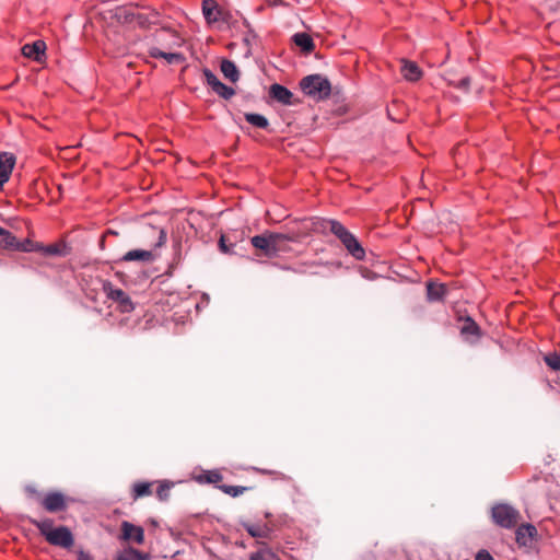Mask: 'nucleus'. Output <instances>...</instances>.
<instances>
[{
    "instance_id": "9b49d317",
    "label": "nucleus",
    "mask_w": 560,
    "mask_h": 560,
    "mask_svg": "<svg viewBox=\"0 0 560 560\" xmlns=\"http://www.w3.org/2000/svg\"><path fill=\"white\" fill-rule=\"evenodd\" d=\"M15 155L11 152H0V190L9 180L15 165Z\"/></svg>"
},
{
    "instance_id": "1a4fd4ad",
    "label": "nucleus",
    "mask_w": 560,
    "mask_h": 560,
    "mask_svg": "<svg viewBox=\"0 0 560 560\" xmlns=\"http://www.w3.org/2000/svg\"><path fill=\"white\" fill-rule=\"evenodd\" d=\"M120 539L125 541H135L141 545L144 542V529L141 526H137L128 521H124L121 523Z\"/></svg>"
},
{
    "instance_id": "dca6fc26",
    "label": "nucleus",
    "mask_w": 560,
    "mask_h": 560,
    "mask_svg": "<svg viewBox=\"0 0 560 560\" xmlns=\"http://www.w3.org/2000/svg\"><path fill=\"white\" fill-rule=\"evenodd\" d=\"M401 73L406 80L411 82L418 81L422 77L421 69L413 61H404Z\"/></svg>"
},
{
    "instance_id": "b1692460",
    "label": "nucleus",
    "mask_w": 560,
    "mask_h": 560,
    "mask_svg": "<svg viewBox=\"0 0 560 560\" xmlns=\"http://www.w3.org/2000/svg\"><path fill=\"white\" fill-rule=\"evenodd\" d=\"M249 560H279L278 556L268 548L262 541V547H260L256 552L250 556Z\"/></svg>"
},
{
    "instance_id": "cd10ccee",
    "label": "nucleus",
    "mask_w": 560,
    "mask_h": 560,
    "mask_svg": "<svg viewBox=\"0 0 560 560\" xmlns=\"http://www.w3.org/2000/svg\"><path fill=\"white\" fill-rule=\"evenodd\" d=\"M460 331L463 335H472L478 337L480 328L471 318L468 317Z\"/></svg>"
},
{
    "instance_id": "4468645a",
    "label": "nucleus",
    "mask_w": 560,
    "mask_h": 560,
    "mask_svg": "<svg viewBox=\"0 0 560 560\" xmlns=\"http://www.w3.org/2000/svg\"><path fill=\"white\" fill-rule=\"evenodd\" d=\"M45 50L46 44L44 40L40 39L35 40L32 44H25L22 47V54L25 57L31 58L35 61H40L42 57L45 55Z\"/></svg>"
},
{
    "instance_id": "4be33fe9",
    "label": "nucleus",
    "mask_w": 560,
    "mask_h": 560,
    "mask_svg": "<svg viewBox=\"0 0 560 560\" xmlns=\"http://www.w3.org/2000/svg\"><path fill=\"white\" fill-rule=\"evenodd\" d=\"M222 475L219 472V470H202L201 474L199 475H196L194 477V479L200 483V485H206V483H218L222 480Z\"/></svg>"
},
{
    "instance_id": "5701e85b",
    "label": "nucleus",
    "mask_w": 560,
    "mask_h": 560,
    "mask_svg": "<svg viewBox=\"0 0 560 560\" xmlns=\"http://www.w3.org/2000/svg\"><path fill=\"white\" fill-rule=\"evenodd\" d=\"M30 522L39 530L40 535L45 537L47 540V535H49L54 528V521L51 518L44 520H35L31 518Z\"/></svg>"
},
{
    "instance_id": "6ab92c4d",
    "label": "nucleus",
    "mask_w": 560,
    "mask_h": 560,
    "mask_svg": "<svg viewBox=\"0 0 560 560\" xmlns=\"http://www.w3.org/2000/svg\"><path fill=\"white\" fill-rule=\"evenodd\" d=\"M202 13L208 23L217 22L220 11L214 0H203Z\"/></svg>"
},
{
    "instance_id": "a19ab883",
    "label": "nucleus",
    "mask_w": 560,
    "mask_h": 560,
    "mask_svg": "<svg viewBox=\"0 0 560 560\" xmlns=\"http://www.w3.org/2000/svg\"><path fill=\"white\" fill-rule=\"evenodd\" d=\"M44 252L48 255H58L59 254V249L56 245H49V246L45 247Z\"/></svg>"
},
{
    "instance_id": "9d476101",
    "label": "nucleus",
    "mask_w": 560,
    "mask_h": 560,
    "mask_svg": "<svg viewBox=\"0 0 560 560\" xmlns=\"http://www.w3.org/2000/svg\"><path fill=\"white\" fill-rule=\"evenodd\" d=\"M269 96L273 101H276L282 105L290 106V105H294L296 103L293 93L289 89H287L285 86L279 84V83H273L270 85Z\"/></svg>"
},
{
    "instance_id": "bb28decb",
    "label": "nucleus",
    "mask_w": 560,
    "mask_h": 560,
    "mask_svg": "<svg viewBox=\"0 0 560 560\" xmlns=\"http://www.w3.org/2000/svg\"><path fill=\"white\" fill-rule=\"evenodd\" d=\"M247 122L262 129L268 126V119L260 114H247Z\"/></svg>"
},
{
    "instance_id": "412c9836",
    "label": "nucleus",
    "mask_w": 560,
    "mask_h": 560,
    "mask_svg": "<svg viewBox=\"0 0 560 560\" xmlns=\"http://www.w3.org/2000/svg\"><path fill=\"white\" fill-rule=\"evenodd\" d=\"M446 293V287L442 283L429 282L427 285L428 300L431 302L441 301Z\"/></svg>"
},
{
    "instance_id": "f8f14e48",
    "label": "nucleus",
    "mask_w": 560,
    "mask_h": 560,
    "mask_svg": "<svg viewBox=\"0 0 560 560\" xmlns=\"http://www.w3.org/2000/svg\"><path fill=\"white\" fill-rule=\"evenodd\" d=\"M273 533V525L271 522L267 523H253L247 525V535L259 540L270 539Z\"/></svg>"
},
{
    "instance_id": "0eeeda50",
    "label": "nucleus",
    "mask_w": 560,
    "mask_h": 560,
    "mask_svg": "<svg viewBox=\"0 0 560 560\" xmlns=\"http://www.w3.org/2000/svg\"><path fill=\"white\" fill-rule=\"evenodd\" d=\"M244 235V230H235L222 234L219 240L220 250L224 254H237L236 248L238 244L242 243Z\"/></svg>"
},
{
    "instance_id": "2eb2a0df",
    "label": "nucleus",
    "mask_w": 560,
    "mask_h": 560,
    "mask_svg": "<svg viewBox=\"0 0 560 560\" xmlns=\"http://www.w3.org/2000/svg\"><path fill=\"white\" fill-rule=\"evenodd\" d=\"M155 259L154 254L147 249H132L127 252L122 257V261H142L151 262Z\"/></svg>"
},
{
    "instance_id": "f3484780",
    "label": "nucleus",
    "mask_w": 560,
    "mask_h": 560,
    "mask_svg": "<svg viewBox=\"0 0 560 560\" xmlns=\"http://www.w3.org/2000/svg\"><path fill=\"white\" fill-rule=\"evenodd\" d=\"M536 534L537 529L534 525L523 524L516 530V541L526 546Z\"/></svg>"
},
{
    "instance_id": "c03bdc74",
    "label": "nucleus",
    "mask_w": 560,
    "mask_h": 560,
    "mask_svg": "<svg viewBox=\"0 0 560 560\" xmlns=\"http://www.w3.org/2000/svg\"><path fill=\"white\" fill-rule=\"evenodd\" d=\"M250 33H252V31L247 27V31H246L247 37L249 36Z\"/></svg>"
},
{
    "instance_id": "a18cd8bd",
    "label": "nucleus",
    "mask_w": 560,
    "mask_h": 560,
    "mask_svg": "<svg viewBox=\"0 0 560 560\" xmlns=\"http://www.w3.org/2000/svg\"><path fill=\"white\" fill-rule=\"evenodd\" d=\"M266 518H269L271 515L269 513H266Z\"/></svg>"
},
{
    "instance_id": "37998d69",
    "label": "nucleus",
    "mask_w": 560,
    "mask_h": 560,
    "mask_svg": "<svg viewBox=\"0 0 560 560\" xmlns=\"http://www.w3.org/2000/svg\"><path fill=\"white\" fill-rule=\"evenodd\" d=\"M116 560H133V558L131 556L127 555L126 549H125L124 552L118 553L116 556Z\"/></svg>"
},
{
    "instance_id": "7c9ffc66",
    "label": "nucleus",
    "mask_w": 560,
    "mask_h": 560,
    "mask_svg": "<svg viewBox=\"0 0 560 560\" xmlns=\"http://www.w3.org/2000/svg\"><path fill=\"white\" fill-rule=\"evenodd\" d=\"M213 92L224 100H230L235 94V90L232 86H229L224 83L218 85V88L214 89Z\"/></svg>"
},
{
    "instance_id": "2f4dec72",
    "label": "nucleus",
    "mask_w": 560,
    "mask_h": 560,
    "mask_svg": "<svg viewBox=\"0 0 560 560\" xmlns=\"http://www.w3.org/2000/svg\"><path fill=\"white\" fill-rule=\"evenodd\" d=\"M544 360L551 370L560 371V353H549L545 355Z\"/></svg>"
},
{
    "instance_id": "ddd939ff",
    "label": "nucleus",
    "mask_w": 560,
    "mask_h": 560,
    "mask_svg": "<svg viewBox=\"0 0 560 560\" xmlns=\"http://www.w3.org/2000/svg\"><path fill=\"white\" fill-rule=\"evenodd\" d=\"M43 506L51 513L63 511L67 508L66 498L61 492H49L43 500Z\"/></svg>"
},
{
    "instance_id": "a211bd4d",
    "label": "nucleus",
    "mask_w": 560,
    "mask_h": 560,
    "mask_svg": "<svg viewBox=\"0 0 560 560\" xmlns=\"http://www.w3.org/2000/svg\"><path fill=\"white\" fill-rule=\"evenodd\" d=\"M220 70L224 78L233 83L240 79V71L236 65L229 59H223L221 61Z\"/></svg>"
},
{
    "instance_id": "ea45409f",
    "label": "nucleus",
    "mask_w": 560,
    "mask_h": 560,
    "mask_svg": "<svg viewBox=\"0 0 560 560\" xmlns=\"http://www.w3.org/2000/svg\"><path fill=\"white\" fill-rule=\"evenodd\" d=\"M476 560H493V558L487 550H480L476 555Z\"/></svg>"
},
{
    "instance_id": "a878e982",
    "label": "nucleus",
    "mask_w": 560,
    "mask_h": 560,
    "mask_svg": "<svg viewBox=\"0 0 560 560\" xmlns=\"http://www.w3.org/2000/svg\"><path fill=\"white\" fill-rule=\"evenodd\" d=\"M151 494L150 482H137L133 485V499L142 498Z\"/></svg>"
},
{
    "instance_id": "aec40b11",
    "label": "nucleus",
    "mask_w": 560,
    "mask_h": 560,
    "mask_svg": "<svg viewBox=\"0 0 560 560\" xmlns=\"http://www.w3.org/2000/svg\"><path fill=\"white\" fill-rule=\"evenodd\" d=\"M294 44L301 48L302 51L310 54L314 49V42L306 33H296L292 37Z\"/></svg>"
},
{
    "instance_id": "20e7f679",
    "label": "nucleus",
    "mask_w": 560,
    "mask_h": 560,
    "mask_svg": "<svg viewBox=\"0 0 560 560\" xmlns=\"http://www.w3.org/2000/svg\"><path fill=\"white\" fill-rule=\"evenodd\" d=\"M493 522L503 527L512 528L516 525L518 518V512L509 504H497L491 510Z\"/></svg>"
},
{
    "instance_id": "c9c22d12",
    "label": "nucleus",
    "mask_w": 560,
    "mask_h": 560,
    "mask_svg": "<svg viewBox=\"0 0 560 560\" xmlns=\"http://www.w3.org/2000/svg\"><path fill=\"white\" fill-rule=\"evenodd\" d=\"M168 63H174L183 59V56L178 52H165L163 57Z\"/></svg>"
},
{
    "instance_id": "39448f33",
    "label": "nucleus",
    "mask_w": 560,
    "mask_h": 560,
    "mask_svg": "<svg viewBox=\"0 0 560 560\" xmlns=\"http://www.w3.org/2000/svg\"><path fill=\"white\" fill-rule=\"evenodd\" d=\"M288 240L283 234H270L269 236L257 235L252 238V244L255 248L262 250L266 256L273 257L279 250L281 241Z\"/></svg>"
},
{
    "instance_id": "c85d7f7f",
    "label": "nucleus",
    "mask_w": 560,
    "mask_h": 560,
    "mask_svg": "<svg viewBox=\"0 0 560 560\" xmlns=\"http://www.w3.org/2000/svg\"><path fill=\"white\" fill-rule=\"evenodd\" d=\"M219 490H222L224 493L235 498L244 493L245 487L243 486H229V485H220L218 486Z\"/></svg>"
},
{
    "instance_id": "58836bf2",
    "label": "nucleus",
    "mask_w": 560,
    "mask_h": 560,
    "mask_svg": "<svg viewBox=\"0 0 560 560\" xmlns=\"http://www.w3.org/2000/svg\"><path fill=\"white\" fill-rule=\"evenodd\" d=\"M149 54L153 58H163V57H165V51H162L158 47L150 48Z\"/></svg>"
},
{
    "instance_id": "473e14b6",
    "label": "nucleus",
    "mask_w": 560,
    "mask_h": 560,
    "mask_svg": "<svg viewBox=\"0 0 560 560\" xmlns=\"http://www.w3.org/2000/svg\"><path fill=\"white\" fill-rule=\"evenodd\" d=\"M38 248H39L38 244L33 243L31 240L26 238L22 242L19 241V246H16L15 250L30 253V252H35Z\"/></svg>"
},
{
    "instance_id": "423d86ee",
    "label": "nucleus",
    "mask_w": 560,
    "mask_h": 560,
    "mask_svg": "<svg viewBox=\"0 0 560 560\" xmlns=\"http://www.w3.org/2000/svg\"><path fill=\"white\" fill-rule=\"evenodd\" d=\"M47 541L52 546L70 549L74 544V537L67 526L61 525L47 535Z\"/></svg>"
},
{
    "instance_id": "49530a36",
    "label": "nucleus",
    "mask_w": 560,
    "mask_h": 560,
    "mask_svg": "<svg viewBox=\"0 0 560 560\" xmlns=\"http://www.w3.org/2000/svg\"><path fill=\"white\" fill-rule=\"evenodd\" d=\"M2 233H3V228L0 226V234H2Z\"/></svg>"
},
{
    "instance_id": "72a5a7b5",
    "label": "nucleus",
    "mask_w": 560,
    "mask_h": 560,
    "mask_svg": "<svg viewBox=\"0 0 560 560\" xmlns=\"http://www.w3.org/2000/svg\"><path fill=\"white\" fill-rule=\"evenodd\" d=\"M126 553L131 556L133 560H151L150 553L142 552L133 547L126 548Z\"/></svg>"
},
{
    "instance_id": "4c0bfd02",
    "label": "nucleus",
    "mask_w": 560,
    "mask_h": 560,
    "mask_svg": "<svg viewBox=\"0 0 560 560\" xmlns=\"http://www.w3.org/2000/svg\"><path fill=\"white\" fill-rule=\"evenodd\" d=\"M469 84H470V78L469 77H465V78L459 80V82L457 83L456 86L458 89H460V90L467 91L468 88H469Z\"/></svg>"
},
{
    "instance_id": "f257e3e1",
    "label": "nucleus",
    "mask_w": 560,
    "mask_h": 560,
    "mask_svg": "<svg viewBox=\"0 0 560 560\" xmlns=\"http://www.w3.org/2000/svg\"><path fill=\"white\" fill-rule=\"evenodd\" d=\"M329 229L330 232L336 235L342 243L348 253L357 260H363L365 257V250L359 243L357 237L339 221L331 219H317L314 222V230L320 231Z\"/></svg>"
},
{
    "instance_id": "79ce46f5",
    "label": "nucleus",
    "mask_w": 560,
    "mask_h": 560,
    "mask_svg": "<svg viewBox=\"0 0 560 560\" xmlns=\"http://www.w3.org/2000/svg\"><path fill=\"white\" fill-rule=\"evenodd\" d=\"M78 560H92L91 556L84 550L78 552Z\"/></svg>"
},
{
    "instance_id": "f03ea898",
    "label": "nucleus",
    "mask_w": 560,
    "mask_h": 560,
    "mask_svg": "<svg viewBox=\"0 0 560 560\" xmlns=\"http://www.w3.org/2000/svg\"><path fill=\"white\" fill-rule=\"evenodd\" d=\"M303 93L316 101L328 98L331 92L329 80L320 74H310L300 81Z\"/></svg>"
},
{
    "instance_id": "f704fd0d",
    "label": "nucleus",
    "mask_w": 560,
    "mask_h": 560,
    "mask_svg": "<svg viewBox=\"0 0 560 560\" xmlns=\"http://www.w3.org/2000/svg\"><path fill=\"white\" fill-rule=\"evenodd\" d=\"M173 483L168 482V481H163L160 483L158 490H156V495L160 500L162 501H165L167 500L168 498V492H170V489L172 487Z\"/></svg>"
},
{
    "instance_id": "7ed1b4c3",
    "label": "nucleus",
    "mask_w": 560,
    "mask_h": 560,
    "mask_svg": "<svg viewBox=\"0 0 560 560\" xmlns=\"http://www.w3.org/2000/svg\"><path fill=\"white\" fill-rule=\"evenodd\" d=\"M117 15L118 19L125 23L136 21L140 27L147 28L150 25L158 23L160 13L154 9H152L149 14H142L135 12L131 8H121Z\"/></svg>"
},
{
    "instance_id": "393cba45",
    "label": "nucleus",
    "mask_w": 560,
    "mask_h": 560,
    "mask_svg": "<svg viewBox=\"0 0 560 560\" xmlns=\"http://www.w3.org/2000/svg\"><path fill=\"white\" fill-rule=\"evenodd\" d=\"M2 246L8 249H16L19 246V240L8 230L3 229V233L0 234Z\"/></svg>"
},
{
    "instance_id": "e433bc0d",
    "label": "nucleus",
    "mask_w": 560,
    "mask_h": 560,
    "mask_svg": "<svg viewBox=\"0 0 560 560\" xmlns=\"http://www.w3.org/2000/svg\"><path fill=\"white\" fill-rule=\"evenodd\" d=\"M166 243V232L164 229L159 230V238L158 242L154 244L155 248L162 247Z\"/></svg>"
},
{
    "instance_id": "6e6552de",
    "label": "nucleus",
    "mask_w": 560,
    "mask_h": 560,
    "mask_svg": "<svg viewBox=\"0 0 560 560\" xmlns=\"http://www.w3.org/2000/svg\"><path fill=\"white\" fill-rule=\"evenodd\" d=\"M104 290L110 300L119 304L122 312L129 313L133 311V303L125 291L118 288H114L110 282H106L104 284Z\"/></svg>"
},
{
    "instance_id": "c756f323",
    "label": "nucleus",
    "mask_w": 560,
    "mask_h": 560,
    "mask_svg": "<svg viewBox=\"0 0 560 560\" xmlns=\"http://www.w3.org/2000/svg\"><path fill=\"white\" fill-rule=\"evenodd\" d=\"M203 77H205V80H206V83L212 89V91L214 89L218 88V85H220L222 82L219 80V78L217 77V74H214L210 69L208 68H205L203 71Z\"/></svg>"
}]
</instances>
